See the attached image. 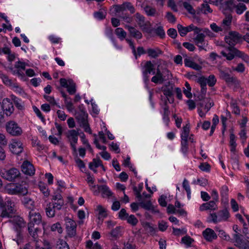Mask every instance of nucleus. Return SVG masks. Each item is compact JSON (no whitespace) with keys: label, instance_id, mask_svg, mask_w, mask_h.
Returning <instances> with one entry per match:
<instances>
[{"label":"nucleus","instance_id":"55","mask_svg":"<svg viewBox=\"0 0 249 249\" xmlns=\"http://www.w3.org/2000/svg\"><path fill=\"white\" fill-rule=\"evenodd\" d=\"M216 231L218 232V235L223 239L226 240L229 239L230 236L228 235H227L223 230H216Z\"/></svg>","mask_w":249,"mask_h":249},{"label":"nucleus","instance_id":"56","mask_svg":"<svg viewBox=\"0 0 249 249\" xmlns=\"http://www.w3.org/2000/svg\"><path fill=\"white\" fill-rule=\"evenodd\" d=\"M128 214L126 213V210L124 209H122L119 213V217L122 220L126 219L128 217Z\"/></svg>","mask_w":249,"mask_h":249},{"label":"nucleus","instance_id":"5","mask_svg":"<svg viewBox=\"0 0 249 249\" xmlns=\"http://www.w3.org/2000/svg\"><path fill=\"white\" fill-rule=\"evenodd\" d=\"M78 132L74 129L69 130L67 135V137L69 139V141L72 148L73 153L75 155H77L76 144L78 142Z\"/></svg>","mask_w":249,"mask_h":249},{"label":"nucleus","instance_id":"46","mask_svg":"<svg viewBox=\"0 0 249 249\" xmlns=\"http://www.w3.org/2000/svg\"><path fill=\"white\" fill-rule=\"evenodd\" d=\"M155 33L161 38L165 37V32L162 26H159L156 29Z\"/></svg>","mask_w":249,"mask_h":249},{"label":"nucleus","instance_id":"8","mask_svg":"<svg viewBox=\"0 0 249 249\" xmlns=\"http://www.w3.org/2000/svg\"><path fill=\"white\" fill-rule=\"evenodd\" d=\"M66 223V230L69 237H72L76 234V224L72 219L66 217L65 219Z\"/></svg>","mask_w":249,"mask_h":249},{"label":"nucleus","instance_id":"36","mask_svg":"<svg viewBox=\"0 0 249 249\" xmlns=\"http://www.w3.org/2000/svg\"><path fill=\"white\" fill-rule=\"evenodd\" d=\"M164 113L163 115V119L166 123L169 121V115L170 111L169 110V107L167 105V101L164 103V107H163Z\"/></svg>","mask_w":249,"mask_h":249},{"label":"nucleus","instance_id":"26","mask_svg":"<svg viewBox=\"0 0 249 249\" xmlns=\"http://www.w3.org/2000/svg\"><path fill=\"white\" fill-rule=\"evenodd\" d=\"M18 195L25 196L28 192L27 185L25 184L17 183Z\"/></svg>","mask_w":249,"mask_h":249},{"label":"nucleus","instance_id":"1","mask_svg":"<svg viewBox=\"0 0 249 249\" xmlns=\"http://www.w3.org/2000/svg\"><path fill=\"white\" fill-rule=\"evenodd\" d=\"M14 203L9 199L3 200L0 196V209L1 213L0 216L2 218H9L11 219L16 215V210L14 208Z\"/></svg>","mask_w":249,"mask_h":249},{"label":"nucleus","instance_id":"25","mask_svg":"<svg viewBox=\"0 0 249 249\" xmlns=\"http://www.w3.org/2000/svg\"><path fill=\"white\" fill-rule=\"evenodd\" d=\"M56 210L51 202L47 204L45 209L46 215L49 217H53L55 216Z\"/></svg>","mask_w":249,"mask_h":249},{"label":"nucleus","instance_id":"61","mask_svg":"<svg viewBox=\"0 0 249 249\" xmlns=\"http://www.w3.org/2000/svg\"><path fill=\"white\" fill-rule=\"evenodd\" d=\"M113 8L116 13H120L125 11L124 3L122 4L114 5Z\"/></svg>","mask_w":249,"mask_h":249},{"label":"nucleus","instance_id":"44","mask_svg":"<svg viewBox=\"0 0 249 249\" xmlns=\"http://www.w3.org/2000/svg\"><path fill=\"white\" fill-rule=\"evenodd\" d=\"M0 77L2 79L3 83L9 86H11L12 85V80L9 79L8 77L5 74L0 73Z\"/></svg>","mask_w":249,"mask_h":249},{"label":"nucleus","instance_id":"53","mask_svg":"<svg viewBox=\"0 0 249 249\" xmlns=\"http://www.w3.org/2000/svg\"><path fill=\"white\" fill-rule=\"evenodd\" d=\"M199 169L202 171L208 172L210 170L211 166L207 162L201 163L199 166Z\"/></svg>","mask_w":249,"mask_h":249},{"label":"nucleus","instance_id":"6","mask_svg":"<svg viewBox=\"0 0 249 249\" xmlns=\"http://www.w3.org/2000/svg\"><path fill=\"white\" fill-rule=\"evenodd\" d=\"M242 38V36L236 32H231L229 36L225 37L226 42L228 44L230 47H234L237 43L239 42Z\"/></svg>","mask_w":249,"mask_h":249},{"label":"nucleus","instance_id":"17","mask_svg":"<svg viewBox=\"0 0 249 249\" xmlns=\"http://www.w3.org/2000/svg\"><path fill=\"white\" fill-rule=\"evenodd\" d=\"M125 27L128 30L131 36L138 39H140L142 38V35L141 32L134 27L127 25H125Z\"/></svg>","mask_w":249,"mask_h":249},{"label":"nucleus","instance_id":"51","mask_svg":"<svg viewBox=\"0 0 249 249\" xmlns=\"http://www.w3.org/2000/svg\"><path fill=\"white\" fill-rule=\"evenodd\" d=\"M177 28L180 35L181 36H184L187 34V31L186 27H183L180 24H178L177 26Z\"/></svg>","mask_w":249,"mask_h":249},{"label":"nucleus","instance_id":"58","mask_svg":"<svg viewBox=\"0 0 249 249\" xmlns=\"http://www.w3.org/2000/svg\"><path fill=\"white\" fill-rule=\"evenodd\" d=\"M44 98L49 102H50L51 104L57 106L58 107H60V106L58 105L57 103H56L54 98L52 96H50L48 95H44Z\"/></svg>","mask_w":249,"mask_h":249},{"label":"nucleus","instance_id":"20","mask_svg":"<svg viewBox=\"0 0 249 249\" xmlns=\"http://www.w3.org/2000/svg\"><path fill=\"white\" fill-rule=\"evenodd\" d=\"M213 10L211 9L210 6L207 3H204L201 4L200 7H198L196 9V13L200 15L201 13L207 14L208 13H212Z\"/></svg>","mask_w":249,"mask_h":249},{"label":"nucleus","instance_id":"49","mask_svg":"<svg viewBox=\"0 0 249 249\" xmlns=\"http://www.w3.org/2000/svg\"><path fill=\"white\" fill-rule=\"evenodd\" d=\"M193 241L194 240L189 236H184L181 239V242L188 247L191 246Z\"/></svg>","mask_w":249,"mask_h":249},{"label":"nucleus","instance_id":"16","mask_svg":"<svg viewBox=\"0 0 249 249\" xmlns=\"http://www.w3.org/2000/svg\"><path fill=\"white\" fill-rule=\"evenodd\" d=\"M202 233L204 238L209 242H211L217 238V235L214 231L210 228H207L203 231Z\"/></svg>","mask_w":249,"mask_h":249},{"label":"nucleus","instance_id":"57","mask_svg":"<svg viewBox=\"0 0 249 249\" xmlns=\"http://www.w3.org/2000/svg\"><path fill=\"white\" fill-rule=\"evenodd\" d=\"M173 87H171V89L166 87L163 90V92L164 95H165L167 98L171 97L173 96V91H172Z\"/></svg>","mask_w":249,"mask_h":249},{"label":"nucleus","instance_id":"63","mask_svg":"<svg viewBox=\"0 0 249 249\" xmlns=\"http://www.w3.org/2000/svg\"><path fill=\"white\" fill-rule=\"evenodd\" d=\"M243 224V233L246 239H249V230L247 227V225L245 222Z\"/></svg>","mask_w":249,"mask_h":249},{"label":"nucleus","instance_id":"64","mask_svg":"<svg viewBox=\"0 0 249 249\" xmlns=\"http://www.w3.org/2000/svg\"><path fill=\"white\" fill-rule=\"evenodd\" d=\"M36 249H53L50 244L47 242L45 241L43 243V247H40L39 246L36 245Z\"/></svg>","mask_w":249,"mask_h":249},{"label":"nucleus","instance_id":"12","mask_svg":"<svg viewBox=\"0 0 249 249\" xmlns=\"http://www.w3.org/2000/svg\"><path fill=\"white\" fill-rule=\"evenodd\" d=\"M144 70L142 72L145 80H148V74H150L151 72L153 74L155 73V70L154 69V66L152 63L151 61H147L145 62L143 66Z\"/></svg>","mask_w":249,"mask_h":249},{"label":"nucleus","instance_id":"35","mask_svg":"<svg viewBox=\"0 0 249 249\" xmlns=\"http://www.w3.org/2000/svg\"><path fill=\"white\" fill-rule=\"evenodd\" d=\"M183 6L184 8L191 15L195 16L196 13V11L192 6L187 2H183Z\"/></svg>","mask_w":249,"mask_h":249},{"label":"nucleus","instance_id":"18","mask_svg":"<svg viewBox=\"0 0 249 249\" xmlns=\"http://www.w3.org/2000/svg\"><path fill=\"white\" fill-rule=\"evenodd\" d=\"M139 201V206H141L142 208L147 210H151L152 211L154 212L155 213H159V211L158 210H157L155 209V207L152 204V203L151 202L150 200L142 201L141 200V201Z\"/></svg>","mask_w":249,"mask_h":249},{"label":"nucleus","instance_id":"50","mask_svg":"<svg viewBox=\"0 0 249 249\" xmlns=\"http://www.w3.org/2000/svg\"><path fill=\"white\" fill-rule=\"evenodd\" d=\"M124 5L125 8V10H128L131 14L135 13V10L134 6L132 5L130 2H125L124 3Z\"/></svg>","mask_w":249,"mask_h":249},{"label":"nucleus","instance_id":"38","mask_svg":"<svg viewBox=\"0 0 249 249\" xmlns=\"http://www.w3.org/2000/svg\"><path fill=\"white\" fill-rule=\"evenodd\" d=\"M102 163V161L99 158L93 159L92 161L89 163V168L90 169H93V167L97 168L100 166Z\"/></svg>","mask_w":249,"mask_h":249},{"label":"nucleus","instance_id":"2","mask_svg":"<svg viewBox=\"0 0 249 249\" xmlns=\"http://www.w3.org/2000/svg\"><path fill=\"white\" fill-rule=\"evenodd\" d=\"M155 75L151 78V81L155 84H162L164 81L170 79L171 73L166 68H164L160 70L159 66L158 67Z\"/></svg>","mask_w":249,"mask_h":249},{"label":"nucleus","instance_id":"60","mask_svg":"<svg viewBox=\"0 0 249 249\" xmlns=\"http://www.w3.org/2000/svg\"><path fill=\"white\" fill-rule=\"evenodd\" d=\"M168 35L172 38H175L177 36V31L174 28H170L167 31Z\"/></svg>","mask_w":249,"mask_h":249},{"label":"nucleus","instance_id":"11","mask_svg":"<svg viewBox=\"0 0 249 249\" xmlns=\"http://www.w3.org/2000/svg\"><path fill=\"white\" fill-rule=\"evenodd\" d=\"M22 171L25 174L32 176L35 173L34 165L29 161H24L21 165Z\"/></svg>","mask_w":249,"mask_h":249},{"label":"nucleus","instance_id":"45","mask_svg":"<svg viewBox=\"0 0 249 249\" xmlns=\"http://www.w3.org/2000/svg\"><path fill=\"white\" fill-rule=\"evenodd\" d=\"M207 82L210 87H213L216 83V79L214 75H210L207 79Z\"/></svg>","mask_w":249,"mask_h":249},{"label":"nucleus","instance_id":"22","mask_svg":"<svg viewBox=\"0 0 249 249\" xmlns=\"http://www.w3.org/2000/svg\"><path fill=\"white\" fill-rule=\"evenodd\" d=\"M146 53L149 56L155 58L161 54L162 52L159 48H155L154 49L148 48L146 50Z\"/></svg>","mask_w":249,"mask_h":249},{"label":"nucleus","instance_id":"4","mask_svg":"<svg viewBox=\"0 0 249 249\" xmlns=\"http://www.w3.org/2000/svg\"><path fill=\"white\" fill-rule=\"evenodd\" d=\"M6 129L8 133L14 136L20 135L22 133V130L18 124L14 121H9L6 125Z\"/></svg>","mask_w":249,"mask_h":249},{"label":"nucleus","instance_id":"29","mask_svg":"<svg viewBox=\"0 0 249 249\" xmlns=\"http://www.w3.org/2000/svg\"><path fill=\"white\" fill-rule=\"evenodd\" d=\"M97 188L99 191L102 192L103 195H104L103 197H105V196L109 197L112 195V193L107 185L97 186Z\"/></svg>","mask_w":249,"mask_h":249},{"label":"nucleus","instance_id":"19","mask_svg":"<svg viewBox=\"0 0 249 249\" xmlns=\"http://www.w3.org/2000/svg\"><path fill=\"white\" fill-rule=\"evenodd\" d=\"M76 119L78 122L80 124L88 122V114L83 110H81L76 114Z\"/></svg>","mask_w":249,"mask_h":249},{"label":"nucleus","instance_id":"40","mask_svg":"<svg viewBox=\"0 0 249 249\" xmlns=\"http://www.w3.org/2000/svg\"><path fill=\"white\" fill-rule=\"evenodd\" d=\"M205 36L204 34L201 33L197 35L194 38L195 42L196 45H198V44H201L204 42Z\"/></svg>","mask_w":249,"mask_h":249},{"label":"nucleus","instance_id":"28","mask_svg":"<svg viewBox=\"0 0 249 249\" xmlns=\"http://www.w3.org/2000/svg\"><path fill=\"white\" fill-rule=\"evenodd\" d=\"M197 82L201 86V92L203 94H205L206 93L207 88V79L204 77H200L197 80Z\"/></svg>","mask_w":249,"mask_h":249},{"label":"nucleus","instance_id":"32","mask_svg":"<svg viewBox=\"0 0 249 249\" xmlns=\"http://www.w3.org/2000/svg\"><path fill=\"white\" fill-rule=\"evenodd\" d=\"M115 33L121 40H123L126 36V33L122 28H116L115 30Z\"/></svg>","mask_w":249,"mask_h":249},{"label":"nucleus","instance_id":"42","mask_svg":"<svg viewBox=\"0 0 249 249\" xmlns=\"http://www.w3.org/2000/svg\"><path fill=\"white\" fill-rule=\"evenodd\" d=\"M38 187L40 190L43 193L45 196H48L49 195L48 189L46 188V186L44 184L40 182L38 185Z\"/></svg>","mask_w":249,"mask_h":249},{"label":"nucleus","instance_id":"62","mask_svg":"<svg viewBox=\"0 0 249 249\" xmlns=\"http://www.w3.org/2000/svg\"><path fill=\"white\" fill-rule=\"evenodd\" d=\"M231 105L233 109V112L234 113L237 115H239L240 110L239 107L237 106V104L235 102H231Z\"/></svg>","mask_w":249,"mask_h":249},{"label":"nucleus","instance_id":"39","mask_svg":"<svg viewBox=\"0 0 249 249\" xmlns=\"http://www.w3.org/2000/svg\"><path fill=\"white\" fill-rule=\"evenodd\" d=\"M56 248L57 249H70L67 242L63 240H59L57 243Z\"/></svg>","mask_w":249,"mask_h":249},{"label":"nucleus","instance_id":"21","mask_svg":"<svg viewBox=\"0 0 249 249\" xmlns=\"http://www.w3.org/2000/svg\"><path fill=\"white\" fill-rule=\"evenodd\" d=\"M215 203L214 200L210 201L209 202L205 203L202 204L199 208V210L201 211H203L205 210H215Z\"/></svg>","mask_w":249,"mask_h":249},{"label":"nucleus","instance_id":"7","mask_svg":"<svg viewBox=\"0 0 249 249\" xmlns=\"http://www.w3.org/2000/svg\"><path fill=\"white\" fill-rule=\"evenodd\" d=\"M241 234H234L233 238L235 240V245L239 249H249V241L246 239L244 240L241 238Z\"/></svg>","mask_w":249,"mask_h":249},{"label":"nucleus","instance_id":"30","mask_svg":"<svg viewBox=\"0 0 249 249\" xmlns=\"http://www.w3.org/2000/svg\"><path fill=\"white\" fill-rule=\"evenodd\" d=\"M232 17L231 14H228L223 20L221 26L224 29H227L231 25Z\"/></svg>","mask_w":249,"mask_h":249},{"label":"nucleus","instance_id":"15","mask_svg":"<svg viewBox=\"0 0 249 249\" xmlns=\"http://www.w3.org/2000/svg\"><path fill=\"white\" fill-rule=\"evenodd\" d=\"M220 76L224 79L228 84L235 83L236 81V78L233 76H231L229 73L226 71L220 70Z\"/></svg>","mask_w":249,"mask_h":249},{"label":"nucleus","instance_id":"24","mask_svg":"<svg viewBox=\"0 0 249 249\" xmlns=\"http://www.w3.org/2000/svg\"><path fill=\"white\" fill-rule=\"evenodd\" d=\"M143 10L146 14L148 16L154 17L159 15L158 12L155 8L149 5H146L144 8Z\"/></svg>","mask_w":249,"mask_h":249},{"label":"nucleus","instance_id":"31","mask_svg":"<svg viewBox=\"0 0 249 249\" xmlns=\"http://www.w3.org/2000/svg\"><path fill=\"white\" fill-rule=\"evenodd\" d=\"M218 221L226 220L229 217V213L227 209H224L218 212Z\"/></svg>","mask_w":249,"mask_h":249},{"label":"nucleus","instance_id":"41","mask_svg":"<svg viewBox=\"0 0 249 249\" xmlns=\"http://www.w3.org/2000/svg\"><path fill=\"white\" fill-rule=\"evenodd\" d=\"M97 209L99 211V219L106 217L107 216V212L105 209L101 205L97 206Z\"/></svg>","mask_w":249,"mask_h":249},{"label":"nucleus","instance_id":"3","mask_svg":"<svg viewBox=\"0 0 249 249\" xmlns=\"http://www.w3.org/2000/svg\"><path fill=\"white\" fill-rule=\"evenodd\" d=\"M0 175L2 178L6 180L9 181H14L19 177L20 174L17 169L13 168L8 170H1Z\"/></svg>","mask_w":249,"mask_h":249},{"label":"nucleus","instance_id":"10","mask_svg":"<svg viewBox=\"0 0 249 249\" xmlns=\"http://www.w3.org/2000/svg\"><path fill=\"white\" fill-rule=\"evenodd\" d=\"M228 50L230 51V53H227L224 51H222L221 52L222 55L226 57L227 59L228 60H232L235 56L241 57L243 55V53L241 51H239L234 47H229Z\"/></svg>","mask_w":249,"mask_h":249},{"label":"nucleus","instance_id":"13","mask_svg":"<svg viewBox=\"0 0 249 249\" xmlns=\"http://www.w3.org/2000/svg\"><path fill=\"white\" fill-rule=\"evenodd\" d=\"M2 107V110L5 111L7 116H10L14 110L12 103L8 99L3 100Z\"/></svg>","mask_w":249,"mask_h":249},{"label":"nucleus","instance_id":"59","mask_svg":"<svg viewBox=\"0 0 249 249\" xmlns=\"http://www.w3.org/2000/svg\"><path fill=\"white\" fill-rule=\"evenodd\" d=\"M25 63L20 61L16 62L15 64V67L17 69L24 70L25 69Z\"/></svg>","mask_w":249,"mask_h":249},{"label":"nucleus","instance_id":"27","mask_svg":"<svg viewBox=\"0 0 249 249\" xmlns=\"http://www.w3.org/2000/svg\"><path fill=\"white\" fill-rule=\"evenodd\" d=\"M30 220L36 224H39L41 222V216L39 213H29Z\"/></svg>","mask_w":249,"mask_h":249},{"label":"nucleus","instance_id":"54","mask_svg":"<svg viewBox=\"0 0 249 249\" xmlns=\"http://www.w3.org/2000/svg\"><path fill=\"white\" fill-rule=\"evenodd\" d=\"M182 185L183 187L184 188V189L186 190L187 192L188 197H189L190 196L191 194V189L189 185L188 182L186 179L184 180L182 183Z\"/></svg>","mask_w":249,"mask_h":249},{"label":"nucleus","instance_id":"9","mask_svg":"<svg viewBox=\"0 0 249 249\" xmlns=\"http://www.w3.org/2000/svg\"><path fill=\"white\" fill-rule=\"evenodd\" d=\"M9 221L14 225L18 233L21 231L22 228H25L26 226V223L24 222L23 219L17 215H15L11 219H10Z\"/></svg>","mask_w":249,"mask_h":249},{"label":"nucleus","instance_id":"34","mask_svg":"<svg viewBox=\"0 0 249 249\" xmlns=\"http://www.w3.org/2000/svg\"><path fill=\"white\" fill-rule=\"evenodd\" d=\"M233 7L235 8L236 13L239 15L242 14L247 9L246 6L243 3L234 5Z\"/></svg>","mask_w":249,"mask_h":249},{"label":"nucleus","instance_id":"47","mask_svg":"<svg viewBox=\"0 0 249 249\" xmlns=\"http://www.w3.org/2000/svg\"><path fill=\"white\" fill-rule=\"evenodd\" d=\"M51 230L52 231H57L58 232L61 233L62 232V229L61 228V225L59 223L57 222L55 224H53L51 227Z\"/></svg>","mask_w":249,"mask_h":249},{"label":"nucleus","instance_id":"23","mask_svg":"<svg viewBox=\"0 0 249 249\" xmlns=\"http://www.w3.org/2000/svg\"><path fill=\"white\" fill-rule=\"evenodd\" d=\"M6 193L10 195H18L17 183H9L5 187Z\"/></svg>","mask_w":249,"mask_h":249},{"label":"nucleus","instance_id":"37","mask_svg":"<svg viewBox=\"0 0 249 249\" xmlns=\"http://www.w3.org/2000/svg\"><path fill=\"white\" fill-rule=\"evenodd\" d=\"M190 133L189 125L186 124L183 128V131L181 134V140H188V136Z\"/></svg>","mask_w":249,"mask_h":249},{"label":"nucleus","instance_id":"14","mask_svg":"<svg viewBox=\"0 0 249 249\" xmlns=\"http://www.w3.org/2000/svg\"><path fill=\"white\" fill-rule=\"evenodd\" d=\"M22 145V144L20 142H13V143L9 145V148L13 154L18 155L21 153L23 150Z\"/></svg>","mask_w":249,"mask_h":249},{"label":"nucleus","instance_id":"52","mask_svg":"<svg viewBox=\"0 0 249 249\" xmlns=\"http://www.w3.org/2000/svg\"><path fill=\"white\" fill-rule=\"evenodd\" d=\"M52 204L53 205L54 208H55L57 210H60L62 206L64 205V202L63 200H60V201L52 202Z\"/></svg>","mask_w":249,"mask_h":249},{"label":"nucleus","instance_id":"43","mask_svg":"<svg viewBox=\"0 0 249 249\" xmlns=\"http://www.w3.org/2000/svg\"><path fill=\"white\" fill-rule=\"evenodd\" d=\"M127 222L135 226L138 222V220L137 218L134 215H130L126 218Z\"/></svg>","mask_w":249,"mask_h":249},{"label":"nucleus","instance_id":"33","mask_svg":"<svg viewBox=\"0 0 249 249\" xmlns=\"http://www.w3.org/2000/svg\"><path fill=\"white\" fill-rule=\"evenodd\" d=\"M67 91L70 94H74L76 92V86L72 80H69V85L67 87Z\"/></svg>","mask_w":249,"mask_h":249},{"label":"nucleus","instance_id":"48","mask_svg":"<svg viewBox=\"0 0 249 249\" xmlns=\"http://www.w3.org/2000/svg\"><path fill=\"white\" fill-rule=\"evenodd\" d=\"M230 145H236L235 142V136L233 134V130L232 129H230Z\"/></svg>","mask_w":249,"mask_h":249}]
</instances>
